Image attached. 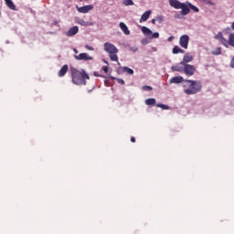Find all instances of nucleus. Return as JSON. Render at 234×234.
<instances>
[{
  "mask_svg": "<svg viewBox=\"0 0 234 234\" xmlns=\"http://www.w3.org/2000/svg\"><path fill=\"white\" fill-rule=\"evenodd\" d=\"M155 19L158 23H163L164 22V16H157Z\"/></svg>",
  "mask_w": 234,
  "mask_h": 234,
  "instance_id": "obj_33",
  "label": "nucleus"
},
{
  "mask_svg": "<svg viewBox=\"0 0 234 234\" xmlns=\"http://www.w3.org/2000/svg\"><path fill=\"white\" fill-rule=\"evenodd\" d=\"M131 142H132L133 144H134V143L136 142V138L131 137Z\"/></svg>",
  "mask_w": 234,
  "mask_h": 234,
  "instance_id": "obj_38",
  "label": "nucleus"
},
{
  "mask_svg": "<svg viewBox=\"0 0 234 234\" xmlns=\"http://www.w3.org/2000/svg\"><path fill=\"white\" fill-rule=\"evenodd\" d=\"M71 80L74 85H87V80H90L89 73L85 69H78L76 68L70 69Z\"/></svg>",
  "mask_w": 234,
  "mask_h": 234,
  "instance_id": "obj_1",
  "label": "nucleus"
},
{
  "mask_svg": "<svg viewBox=\"0 0 234 234\" xmlns=\"http://www.w3.org/2000/svg\"><path fill=\"white\" fill-rule=\"evenodd\" d=\"M102 70H103V72H105V74H107V72H109V67H107V66H102Z\"/></svg>",
  "mask_w": 234,
  "mask_h": 234,
  "instance_id": "obj_35",
  "label": "nucleus"
},
{
  "mask_svg": "<svg viewBox=\"0 0 234 234\" xmlns=\"http://www.w3.org/2000/svg\"><path fill=\"white\" fill-rule=\"evenodd\" d=\"M219 42L221 43V45H224V47H229V40L226 39L224 37H221V40H219Z\"/></svg>",
  "mask_w": 234,
  "mask_h": 234,
  "instance_id": "obj_23",
  "label": "nucleus"
},
{
  "mask_svg": "<svg viewBox=\"0 0 234 234\" xmlns=\"http://www.w3.org/2000/svg\"><path fill=\"white\" fill-rule=\"evenodd\" d=\"M187 5L191 8V10H194V12H199L198 7L195 6L193 4L187 3Z\"/></svg>",
  "mask_w": 234,
  "mask_h": 234,
  "instance_id": "obj_27",
  "label": "nucleus"
},
{
  "mask_svg": "<svg viewBox=\"0 0 234 234\" xmlns=\"http://www.w3.org/2000/svg\"><path fill=\"white\" fill-rule=\"evenodd\" d=\"M213 56H220V54H222V48H216L215 51H212Z\"/></svg>",
  "mask_w": 234,
  "mask_h": 234,
  "instance_id": "obj_24",
  "label": "nucleus"
},
{
  "mask_svg": "<svg viewBox=\"0 0 234 234\" xmlns=\"http://www.w3.org/2000/svg\"><path fill=\"white\" fill-rule=\"evenodd\" d=\"M69 72V65L65 64L60 70H58V78H63Z\"/></svg>",
  "mask_w": 234,
  "mask_h": 234,
  "instance_id": "obj_11",
  "label": "nucleus"
},
{
  "mask_svg": "<svg viewBox=\"0 0 234 234\" xmlns=\"http://www.w3.org/2000/svg\"><path fill=\"white\" fill-rule=\"evenodd\" d=\"M151 23H152L153 25H156V18L152 19V20H151Z\"/></svg>",
  "mask_w": 234,
  "mask_h": 234,
  "instance_id": "obj_37",
  "label": "nucleus"
},
{
  "mask_svg": "<svg viewBox=\"0 0 234 234\" xmlns=\"http://www.w3.org/2000/svg\"><path fill=\"white\" fill-rule=\"evenodd\" d=\"M145 105H156V99L150 98L145 100Z\"/></svg>",
  "mask_w": 234,
  "mask_h": 234,
  "instance_id": "obj_20",
  "label": "nucleus"
},
{
  "mask_svg": "<svg viewBox=\"0 0 234 234\" xmlns=\"http://www.w3.org/2000/svg\"><path fill=\"white\" fill-rule=\"evenodd\" d=\"M156 107H160L161 109H164L165 111H167V109H169V106L165 105V104H160V103L156 104Z\"/></svg>",
  "mask_w": 234,
  "mask_h": 234,
  "instance_id": "obj_30",
  "label": "nucleus"
},
{
  "mask_svg": "<svg viewBox=\"0 0 234 234\" xmlns=\"http://www.w3.org/2000/svg\"><path fill=\"white\" fill-rule=\"evenodd\" d=\"M142 90H146V91H151V90H153V87H151V86H143Z\"/></svg>",
  "mask_w": 234,
  "mask_h": 234,
  "instance_id": "obj_32",
  "label": "nucleus"
},
{
  "mask_svg": "<svg viewBox=\"0 0 234 234\" xmlns=\"http://www.w3.org/2000/svg\"><path fill=\"white\" fill-rule=\"evenodd\" d=\"M94 76H96L97 78L100 77V74H98L97 72L94 73Z\"/></svg>",
  "mask_w": 234,
  "mask_h": 234,
  "instance_id": "obj_40",
  "label": "nucleus"
},
{
  "mask_svg": "<svg viewBox=\"0 0 234 234\" xmlns=\"http://www.w3.org/2000/svg\"><path fill=\"white\" fill-rule=\"evenodd\" d=\"M123 5H125V6H133L134 2H133V0H123Z\"/></svg>",
  "mask_w": 234,
  "mask_h": 234,
  "instance_id": "obj_26",
  "label": "nucleus"
},
{
  "mask_svg": "<svg viewBox=\"0 0 234 234\" xmlns=\"http://www.w3.org/2000/svg\"><path fill=\"white\" fill-rule=\"evenodd\" d=\"M110 80H116V81H117L118 83H120V85H125V80H124L116 79V78H114V77H112V76L110 77Z\"/></svg>",
  "mask_w": 234,
  "mask_h": 234,
  "instance_id": "obj_25",
  "label": "nucleus"
},
{
  "mask_svg": "<svg viewBox=\"0 0 234 234\" xmlns=\"http://www.w3.org/2000/svg\"><path fill=\"white\" fill-rule=\"evenodd\" d=\"M189 8L190 7H188L187 5L183 3V5L180 7L182 16H187V14H189V12H191V9H189Z\"/></svg>",
  "mask_w": 234,
  "mask_h": 234,
  "instance_id": "obj_13",
  "label": "nucleus"
},
{
  "mask_svg": "<svg viewBox=\"0 0 234 234\" xmlns=\"http://www.w3.org/2000/svg\"><path fill=\"white\" fill-rule=\"evenodd\" d=\"M230 69H234V56L232 57L230 63H229Z\"/></svg>",
  "mask_w": 234,
  "mask_h": 234,
  "instance_id": "obj_34",
  "label": "nucleus"
},
{
  "mask_svg": "<svg viewBox=\"0 0 234 234\" xmlns=\"http://www.w3.org/2000/svg\"><path fill=\"white\" fill-rule=\"evenodd\" d=\"M180 65L181 64L179 63V65L172 66L171 69L173 72H184V67Z\"/></svg>",
  "mask_w": 234,
  "mask_h": 234,
  "instance_id": "obj_16",
  "label": "nucleus"
},
{
  "mask_svg": "<svg viewBox=\"0 0 234 234\" xmlns=\"http://www.w3.org/2000/svg\"><path fill=\"white\" fill-rule=\"evenodd\" d=\"M173 54H184V49L180 48L178 46H175L172 49Z\"/></svg>",
  "mask_w": 234,
  "mask_h": 234,
  "instance_id": "obj_17",
  "label": "nucleus"
},
{
  "mask_svg": "<svg viewBox=\"0 0 234 234\" xmlns=\"http://www.w3.org/2000/svg\"><path fill=\"white\" fill-rule=\"evenodd\" d=\"M190 83L189 87L184 90L185 94L193 95L202 90V83L198 80H186Z\"/></svg>",
  "mask_w": 234,
  "mask_h": 234,
  "instance_id": "obj_2",
  "label": "nucleus"
},
{
  "mask_svg": "<svg viewBox=\"0 0 234 234\" xmlns=\"http://www.w3.org/2000/svg\"><path fill=\"white\" fill-rule=\"evenodd\" d=\"M104 83H109V82L107 80H105Z\"/></svg>",
  "mask_w": 234,
  "mask_h": 234,
  "instance_id": "obj_42",
  "label": "nucleus"
},
{
  "mask_svg": "<svg viewBox=\"0 0 234 234\" xmlns=\"http://www.w3.org/2000/svg\"><path fill=\"white\" fill-rule=\"evenodd\" d=\"M183 4L184 3H181L178 0H169L170 6H172V8H176V10H180Z\"/></svg>",
  "mask_w": 234,
  "mask_h": 234,
  "instance_id": "obj_9",
  "label": "nucleus"
},
{
  "mask_svg": "<svg viewBox=\"0 0 234 234\" xmlns=\"http://www.w3.org/2000/svg\"><path fill=\"white\" fill-rule=\"evenodd\" d=\"M151 14H152L151 11H145V12L142 15V16H141V18H140V23H144V22L147 21V19H149V17H151Z\"/></svg>",
  "mask_w": 234,
  "mask_h": 234,
  "instance_id": "obj_14",
  "label": "nucleus"
},
{
  "mask_svg": "<svg viewBox=\"0 0 234 234\" xmlns=\"http://www.w3.org/2000/svg\"><path fill=\"white\" fill-rule=\"evenodd\" d=\"M78 12H80V14H89V12H90V10L94 9V5H84V6H76Z\"/></svg>",
  "mask_w": 234,
  "mask_h": 234,
  "instance_id": "obj_6",
  "label": "nucleus"
},
{
  "mask_svg": "<svg viewBox=\"0 0 234 234\" xmlns=\"http://www.w3.org/2000/svg\"><path fill=\"white\" fill-rule=\"evenodd\" d=\"M159 37H160L159 32H155V33L152 34V39H158Z\"/></svg>",
  "mask_w": 234,
  "mask_h": 234,
  "instance_id": "obj_28",
  "label": "nucleus"
},
{
  "mask_svg": "<svg viewBox=\"0 0 234 234\" xmlns=\"http://www.w3.org/2000/svg\"><path fill=\"white\" fill-rule=\"evenodd\" d=\"M78 24L81 25V27H87V22L85 20H83V19H80L78 21Z\"/></svg>",
  "mask_w": 234,
  "mask_h": 234,
  "instance_id": "obj_31",
  "label": "nucleus"
},
{
  "mask_svg": "<svg viewBox=\"0 0 234 234\" xmlns=\"http://www.w3.org/2000/svg\"><path fill=\"white\" fill-rule=\"evenodd\" d=\"M229 45L234 47V33H231L229 37Z\"/></svg>",
  "mask_w": 234,
  "mask_h": 234,
  "instance_id": "obj_22",
  "label": "nucleus"
},
{
  "mask_svg": "<svg viewBox=\"0 0 234 234\" xmlns=\"http://www.w3.org/2000/svg\"><path fill=\"white\" fill-rule=\"evenodd\" d=\"M79 1H80V2H81V1H83V0H79Z\"/></svg>",
  "mask_w": 234,
  "mask_h": 234,
  "instance_id": "obj_43",
  "label": "nucleus"
},
{
  "mask_svg": "<svg viewBox=\"0 0 234 234\" xmlns=\"http://www.w3.org/2000/svg\"><path fill=\"white\" fill-rule=\"evenodd\" d=\"M5 5L10 10H16V5H14V2L12 0H5Z\"/></svg>",
  "mask_w": 234,
  "mask_h": 234,
  "instance_id": "obj_18",
  "label": "nucleus"
},
{
  "mask_svg": "<svg viewBox=\"0 0 234 234\" xmlns=\"http://www.w3.org/2000/svg\"><path fill=\"white\" fill-rule=\"evenodd\" d=\"M183 67V72L186 76H195V72H197V68L195 66L191 64H185Z\"/></svg>",
  "mask_w": 234,
  "mask_h": 234,
  "instance_id": "obj_4",
  "label": "nucleus"
},
{
  "mask_svg": "<svg viewBox=\"0 0 234 234\" xmlns=\"http://www.w3.org/2000/svg\"><path fill=\"white\" fill-rule=\"evenodd\" d=\"M85 48H87V50H94V48H92V46H89V45H86Z\"/></svg>",
  "mask_w": 234,
  "mask_h": 234,
  "instance_id": "obj_36",
  "label": "nucleus"
},
{
  "mask_svg": "<svg viewBox=\"0 0 234 234\" xmlns=\"http://www.w3.org/2000/svg\"><path fill=\"white\" fill-rule=\"evenodd\" d=\"M193 60V57L189 54L186 53L183 57V60L180 62V65H188L187 63H191Z\"/></svg>",
  "mask_w": 234,
  "mask_h": 234,
  "instance_id": "obj_10",
  "label": "nucleus"
},
{
  "mask_svg": "<svg viewBox=\"0 0 234 234\" xmlns=\"http://www.w3.org/2000/svg\"><path fill=\"white\" fill-rule=\"evenodd\" d=\"M184 81V77L177 76V77H173L170 80V83H182Z\"/></svg>",
  "mask_w": 234,
  "mask_h": 234,
  "instance_id": "obj_15",
  "label": "nucleus"
},
{
  "mask_svg": "<svg viewBox=\"0 0 234 234\" xmlns=\"http://www.w3.org/2000/svg\"><path fill=\"white\" fill-rule=\"evenodd\" d=\"M179 44H180V47H182L183 48H187V46L189 45V36L187 35L181 36L179 39Z\"/></svg>",
  "mask_w": 234,
  "mask_h": 234,
  "instance_id": "obj_7",
  "label": "nucleus"
},
{
  "mask_svg": "<svg viewBox=\"0 0 234 234\" xmlns=\"http://www.w3.org/2000/svg\"><path fill=\"white\" fill-rule=\"evenodd\" d=\"M122 72H126V74H129V75L134 74V70H133V69L128 68V67H123Z\"/></svg>",
  "mask_w": 234,
  "mask_h": 234,
  "instance_id": "obj_21",
  "label": "nucleus"
},
{
  "mask_svg": "<svg viewBox=\"0 0 234 234\" xmlns=\"http://www.w3.org/2000/svg\"><path fill=\"white\" fill-rule=\"evenodd\" d=\"M119 27L121 30L123 32V34H125V36H129L131 34V31L129 30V27H127V25H125V23L121 22L119 24Z\"/></svg>",
  "mask_w": 234,
  "mask_h": 234,
  "instance_id": "obj_12",
  "label": "nucleus"
},
{
  "mask_svg": "<svg viewBox=\"0 0 234 234\" xmlns=\"http://www.w3.org/2000/svg\"><path fill=\"white\" fill-rule=\"evenodd\" d=\"M75 59L79 61H92L93 58L89 56L87 53H80V55L74 56Z\"/></svg>",
  "mask_w": 234,
  "mask_h": 234,
  "instance_id": "obj_5",
  "label": "nucleus"
},
{
  "mask_svg": "<svg viewBox=\"0 0 234 234\" xmlns=\"http://www.w3.org/2000/svg\"><path fill=\"white\" fill-rule=\"evenodd\" d=\"M78 32H80V27H78V26H74L66 32V36L68 37H72V36H76Z\"/></svg>",
  "mask_w": 234,
  "mask_h": 234,
  "instance_id": "obj_8",
  "label": "nucleus"
},
{
  "mask_svg": "<svg viewBox=\"0 0 234 234\" xmlns=\"http://www.w3.org/2000/svg\"><path fill=\"white\" fill-rule=\"evenodd\" d=\"M173 39H175V37H168V41H173Z\"/></svg>",
  "mask_w": 234,
  "mask_h": 234,
  "instance_id": "obj_39",
  "label": "nucleus"
},
{
  "mask_svg": "<svg viewBox=\"0 0 234 234\" xmlns=\"http://www.w3.org/2000/svg\"><path fill=\"white\" fill-rule=\"evenodd\" d=\"M73 51L75 52V54H78V49H73Z\"/></svg>",
  "mask_w": 234,
  "mask_h": 234,
  "instance_id": "obj_41",
  "label": "nucleus"
},
{
  "mask_svg": "<svg viewBox=\"0 0 234 234\" xmlns=\"http://www.w3.org/2000/svg\"><path fill=\"white\" fill-rule=\"evenodd\" d=\"M104 50L105 52L109 53V57L111 61H117L118 62V48L110 42L104 43Z\"/></svg>",
  "mask_w": 234,
  "mask_h": 234,
  "instance_id": "obj_3",
  "label": "nucleus"
},
{
  "mask_svg": "<svg viewBox=\"0 0 234 234\" xmlns=\"http://www.w3.org/2000/svg\"><path fill=\"white\" fill-rule=\"evenodd\" d=\"M141 30L145 36H151V34H153V31H151L147 27H142Z\"/></svg>",
  "mask_w": 234,
  "mask_h": 234,
  "instance_id": "obj_19",
  "label": "nucleus"
},
{
  "mask_svg": "<svg viewBox=\"0 0 234 234\" xmlns=\"http://www.w3.org/2000/svg\"><path fill=\"white\" fill-rule=\"evenodd\" d=\"M223 37H224V36L222 35V33H218L215 36V39H218V41H220Z\"/></svg>",
  "mask_w": 234,
  "mask_h": 234,
  "instance_id": "obj_29",
  "label": "nucleus"
}]
</instances>
